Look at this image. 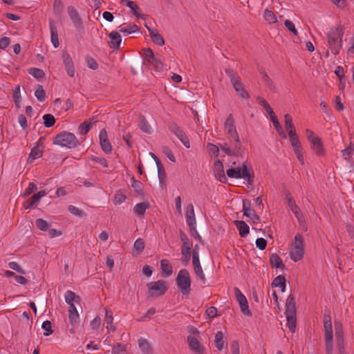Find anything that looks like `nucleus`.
I'll use <instances>...</instances> for the list:
<instances>
[{
    "label": "nucleus",
    "instance_id": "obj_1",
    "mask_svg": "<svg viewBox=\"0 0 354 354\" xmlns=\"http://www.w3.org/2000/svg\"><path fill=\"white\" fill-rule=\"evenodd\" d=\"M343 35V29L340 26L331 28L327 33L328 46L335 55H338L342 48Z\"/></svg>",
    "mask_w": 354,
    "mask_h": 354
},
{
    "label": "nucleus",
    "instance_id": "obj_2",
    "mask_svg": "<svg viewBox=\"0 0 354 354\" xmlns=\"http://www.w3.org/2000/svg\"><path fill=\"white\" fill-rule=\"evenodd\" d=\"M225 73L230 80V82L234 88L236 95L242 99H248L249 95L245 88L241 77L233 70L230 68L225 69Z\"/></svg>",
    "mask_w": 354,
    "mask_h": 354
},
{
    "label": "nucleus",
    "instance_id": "obj_3",
    "mask_svg": "<svg viewBox=\"0 0 354 354\" xmlns=\"http://www.w3.org/2000/svg\"><path fill=\"white\" fill-rule=\"evenodd\" d=\"M227 175L232 178H243L247 180L248 184L251 185L253 183V172L249 169L245 164L241 167L230 168L226 171Z\"/></svg>",
    "mask_w": 354,
    "mask_h": 354
},
{
    "label": "nucleus",
    "instance_id": "obj_4",
    "mask_svg": "<svg viewBox=\"0 0 354 354\" xmlns=\"http://www.w3.org/2000/svg\"><path fill=\"white\" fill-rule=\"evenodd\" d=\"M53 144L71 149L77 147L79 145V141L73 133L62 131L54 138Z\"/></svg>",
    "mask_w": 354,
    "mask_h": 354
},
{
    "label": "nucleus",
    "instance_id": "obj_5",
    "mask_svg": "<svg viewBox=\"0 0 354 354\" xmlns=\"http://www.w3.org/2000/svg\"><path fill=\"white\" fill-rule=\"evenodd\" d=\"M304 254V239L301 235L297 234L294 239L290 250V257L294 262L300 261Z\"/></svg>",
    "mask_w": 354,
    "mask_h": 354
},
{
    "label": "nucleus",
    "instance_id": "obj_6",
    "mask_svg": "<svg viewBox=\"0 0 354 354\" xmlns=\"http://www.w3.org/2000/svg\"><path fill=\"white\" fill-rule=\"evenodd\" d=\"M177 286L183 295H189L191 291V279L186 269H181L176 277Z\"/></svg>",
    "mask_w": 354,
    "mask_h": 354
},
{
    "label": "nucleus",
    "instance_id": "obj_7",
    "mask_svg": "<svg viewBox=\"0 0 354 354\" xmlns=\"http://www.w3.org/2000/svg\"><path fill=\"white\" fill-rule=\"evenodd\" d=\"M324 325L325 330V342L326 354L333 353V330L331 319L329 315L324 316Z\"/></svg>",
    "mask_w": 354,
    "mask_h": 354
},
{
    "label": "nucleus",
    "instance_id": "obj_8",
    "mask_svg": "<svg viewBox=\"0 0 354 354\" xmlns=\"http://www.w3.org/2000/svg\"><path fill=\"white\" fill-rule=\"evenodd\" d=\"M149 296L162 295L167 290L166 282L162 280L151 281L147 283Z\"/></svg>",
    "mask_w": 354,
    "mask_h": 354
},
{
    "label": "nucleus",
    "instance_id": "obj_9",
    "mask_svg": "<svg viewBox=\"0 0 354 354\" xmlns=\"http://www.w3.org/2000/svg\"><path fill=\"white\" fill-rule=\"evenodd\" d=\"M306 136L310 143L311 148L315 153L319 156L324 154V149L320 138L308 129L306 130Z\"/></svg>",
    "mask_w": 354,
    "mask_h": 354
},
{
    "label": "nucleus",
    "instance_id": "obj_10",
    "mask_svg": "<svg viewBox=\"0 0 354 354\" xmlns=\"http://www.w3.org/2000/svg\"><path fill=\"white\" fill-rule=\"evenodd\" d=\"M67 12L71 23L76 30H82L84 28V23L77 10L73 6H70L67 8Z\"/></svg>",
    "mask_w": 354,
    "mask_h": 354
},
{
    "label": "nucleus",
    "instance_id": "obj_11",
    "mask_svg": "<svg viewBox=\"0 0 354 354\" xmlns=\"http://www.w3.org/2000/svg\"><path fill=\"white\" fill-rule=\"evenodd\" d=\"M236 299L239 302L241 312L246 316L250 317L252 313L249 309L248 303L246 297L243 295L238 288L234 289Z\"/></svg>",
    "mask_w": 354,
    "mask_h": 354
},
{
    "label": "nucleus",
    "instance_id": "obj_12",
    "mask_svg": "<svg viewBox=\"0 0 354 354\" xmlns=\"http://www.w3.org/2000/svg\"><path fill=\"white\" fill-rule=\"evenodd\" d=\"M169 130L180 140L183 145L187 147H190L189 140L183 131H182L175 123H171L169 125Z\"/></svg>",
    "mask_w": 354,
    "mask_h": 354
},
{
    "label": "nucleus",
    "instance_id": "obj_13",
    "mask_svg": "<svg viewBox=\"0 0 354 354\" xmlns=\"http://www.w3.org/2000/svg\"><path fill=\"white\" fill-rule=\"evenodd\" d=\"M180 239L183 243L182 254H183L185 260L186 261H188L190 259L191 248L192 246V242L191 241H189L187 236L184 233H181Z\"/></svg>",
    "mask_w": 354,
    "mask_h": 354
},
{
    "label": "nucleus",
    "instance_id": "obj_14",
    "mask_svg": "<svg viewBox=\"0 0 354 354\" xmlns=\"http://www.w3.org/2000/svg\"><path fill=\"white\" fill-rule=\"evenodd\" d=\"M62 59L67 74L73 77L75 75V67L71 55L67 53L62 54Z\"/></svg>",
    "mask_w": 354,
    "mask_h": 354
},
{
    "label": "nucleus",
    "instance_id": "obj_15",
    "mask_svg": "<svg viewBox=\"0 0 354 354\" xmlns=\"http://www.w3.org/2000/svg\"><path fill=\"white\" fill-rule=\"evenodd\" d=\"M225 129L231 138L238 140V133L234 126V120L232 115H230L225 123Z\"/></svg>",
    "mask_w": 354,
    "mask_h": 354
},
{
    "label": "nucleus",
    "instance_id": "obj_16",
    "mask_svg": "<svg viewBox=\"0 0 354 354\" xmlns=\"http://www.w3.org/2000/svg\"><path fill=\"white\" fill-rule=\"evenodd\" d=\"M100 142L102 150L105 153H109L112 150V146L108 140V135L106 130L102 129L99 135Z\"/></svg>",
    "mask_w": 354,
    "mask_h": 354
},
{
    "label": "nucleus",
    "instance_id": "obj_17",
    "mask_svg": "<svg viewBox=\"0 0 354 354\" xmlns=\"http://www.w3.org/2000/svg\"><path fill=\"white\" fill-rule=\"evenodd\" d=\"M213 171L215 177L218 179L221 182H224L226 180V177L224 172L223 165L221 161L217 160L215 161Z\"/></svg>",
    "mask_w": 354,
    "mask_h": 354
},
{
    "label": "nucleus",
    "instance_id": "obj_18",
    "mask_svg": "<svg viewBox=\"0 0 354 354\" xmlns=\"http://www.w3.org/2000/svg\"><path fill=\"white\" fill-rule=\"evenodd\" d=\"M186 221L191 230L196 228V218L194 214V209L192 204H189L186 212Z\"/></svg>",
    "mask_w": 354,
    "mask_h": 354
},
{
    "label": "nucleus",
    "instance_id": "obj_19",
    "mask_svg": "<svg viewBox=\"0 0 354 354\" xmlns=\"http://www.w3.org/2000/svg\"><path fill=\"white\" fill-rule=\"evenodd\" d=\"M147 28L149 32V35L151 37V39L152 41L160 46H162L165 45V40L162 35L159 33L157 29L155 28H150L148 26H147Z\"/></svg>",
    "mask_w": 354,
    "mask_h": 354
},
{
    "label": "nucleus",
    "instance_id": "obj_20",
    "mask_svg": "<svg viewBox=\"0 0 354 354\" xmlns=\"http://www.w3.org/2000/svg\"><path fill=\"white\" fill-rule=\"evenodd\" d=\"M140 350L142 354H152L153 348L151 343L146 339L140 337L138 340Z\"/></svg>",
    "mask_w": 354,
    "mask_h": 354
},
{
    "label": "nucleus",
    "instance_id": "obj_21",
    "mask_svg": "<svg viewBox=\"0 0 354 354\" xmlns=\"http://www.w3.org/2000/svg\"><path fill=\"white\" fill-rule=\"evenodd\" d=\"M286 316H296L295 303L292 295H289L286 299Z\"/></svg>",
    "mask_w": 354,
    "mask_h": 354
},
{
    "label": "nucleus",
    "instance_id": "obj_22",
    "mask_svg": "<svg viewBox=\"0 0 354 354\" xmlns=\"http://www.w3.org/2000/svg\"><path fill=\"white\" fill-rule=\"evenodd\" d=\"M187 342L189 348L196 354H201L202 348L198 340L193 336H189L187 337Z\"/></svg>",
    "mask_w": 354,
    "mask_h": 354
},
{
    "label": "nucleus",
    "instance_id": "obj_23",
    "mask_svg": "<svg viewBox=\"0 0 354 354\" xmlns=\"http://www.w3.org/2000/svg\"><path fill=\"white\" fill-rule=\"evenodd\" d=\"M109 37L111 40L112 47L115 49L119 48L122 42V38L119 32L113 31L110 32Z\"/></svg>",
    "mask_w": 354,
    "mask_h": 354
},
{
    "label": "nucleus",
    "instance_id": "obj_24",
    "mask_svg": "<svg viewBox=\"0 0 354 354\" xmlns=\"http://www.w3.org/2000/svg\"><path fill=\"white\" fill-rule=\"evenodd\" d=\"M105 310H106V315H105V317H104V322L106 324V328L108 332L114 331L115 330V327L113 324V313L108 309H106Z\"/></svg>",
    "mask_w": 354,
    "mask_h": 354
},
{
    "label": "nucleus",
    "instance_id": "obj_25",
    "mask_svg": "<svg viewBox=\"0 0 354 354\" xmlns=\"http://www.w3.org/2000/svg\"><path fill=\"white\" fill-rule=\"evenodd\" d=\"M341 153L346 161H350L354 156V143L351 142L348 147L341 151Z\"/></svg>",
    "mask_w": 354,
    "mask_h": 354
},
{
    "label": "nucleus",
    "instance_id": "obj_26",
    "mask_svg": "<svg viewBox=\"0 0 354 354\" xmlns=\"http://www.w3.org/2000/svg\"><path fill=\"white\" fill-rule=\"evenodd\" d=\"M335 335L337 342L338 344L339 352L342 353V345H343V331L342 329V325L339 323H335Z\"/></svg>",
    "mask_w": 354,
    "mask_h": 354
},
{
    "label": "nucleus",
    "instance_id": "obj_27",
    "mask_svg": "<svg viewBox=\"0 0 354 354\" xmlns=\"http://www.w3.org/2000/svg\"><path fill=\"white\" fill-rule=\"evenodd\" d=\"M235 225L241 237H245L249 233V226L243 221H235Z\"/></svg>",
    "mask_w": 354,
    "mask_h": 354
},
{
    "label": "nucleus",
    "instance_id": "obj_28",
    "mask_svg": "<svg viewBox=\"0 0 354 354\" xmlns=\"http://www.w3.org/2000/svg\"><path fill=\"white\" fill-rule=\"evenodd\" d=\"M50 29L51 42L55 48H57L59 45L58 34L57 32L56 27L53 22L50 23Z\"/></svg>",
    "mask_w": 354,
    "mask_h": 354
},
{
    "label": "nucleus",
    "instance_id": "obj_29",
    "mask_svg": "<svg viewBox=\"0 0 354 354\" xmlns=\"http://www.w3.org/2000/svg\"><path fill=\"white\" fill-rule=\"evenodd\" d=\"M68 318L70 323L73 327L70 329V333L72 334L75 333V327L79 324L80 315L77 312H73L68 314Z\"/></svg>",
    "mask_w": 354,
    "mask_h": 354
},
{
    "label": "nucleus",
    "instance_id": "obj_30",
    "mask_svg": "<svg viewBox=\"0 0 354 354\" xmlns=\"http://www.w3.org/2000/svg\"><path fill=\"white\" fill-rule=\"evenodd\" d=\"M214 344L218 351H222L224 348L225 341L222 332L218 331L215 335Z\"/></svg>",
    "mask_w": 354,
    "mask_h": 354
},
{
    "label": "nucleus",
    "instance_id": "obj_31",
    "mask_svg": "<svg viewBox=\"0 0 354 354\" xmlns=\"http://www.w3.org/2000/svg\"><path fill=\"white\" fill-rule=\"evenodd\" d=\"M270 115V119L272 122L276 130L278 131L279 133H280L281 136H283L284 138H286V134L284 133L283 129L281 126L280 125L277 116L274 114V112H269Z\"/></svg>",
    "mask_w": 354,
    "mask_h": 354
},
{
    "label": "nucleus",
    "instance_id": "obj_32",
    "mask_svg": "<svg viewBox=\"0 0 354 354\" xmlns=\"http://www.w3.org/2000/svg\"><path fill=\"white\" fill-rule=\"evenodd\" d=\"M161 269L165 275L169 277L172 274V267L167 259H162L160 261Z\"/></svg>",
    "mask_w": 354,
    "mask_h": 354
},
{
    "label": "nucleus",
    "instance_id": "obj_33",
    "mask_svg": "<svg viewBox=\"0 0 354 354\" xmlns=\"http://www.w3.org/2000/svg\"><path fill=\"white\" fill-rule=\"evenodd\" d=\"M263 17L269 24H274L278 21L277 16L269 9H266L264 10Z\"/></svg>",
    "mask_w": 354,
    "mask_h": 354
},
{
    "label": "nucleus",
    "instance_id": "obj_34",
    "mask_svg": "<svg viewBox=\"0 0 354 354\" xmlns=\"http://www.w3.org/2000/svg\"><path fill=\"white\" fill-rule=\"evenodd\" d=\"M272 286L279 287L281 288L282 292H285L286 290V279L284 277L281 275L277 276L272 281Z\"/></svg>",
    "mask_w": 354,
    "mask_h": 354
},
{
    "label": "nucleus",
    "instance_id": "obj_35",
    "mask_svg": "<svg viewBox=\"0 0 354 354\" xmlns=\"http://www.w3.org/2000/svg\"><path fill=\"white\" fill-rule=\"evenodd\" d=\"M149 207V203L147 202H142L138 203L134 207V212L138 216H143L146 209Z\"/></svg>",
    "mask_w": 354,
    "mask_h": 354
},
{
    "label": "nucleus",
    "instance_id": "obj_36",
    "mask_svg": "<svg viewBox=\"0 0 354 354\" xmlns=\"http://www.w3.org/2000/svg\"><path fill=\"white\" fill-rule=\"evenodd\" d=\"M140 127L141 130L148 134H151L153 132V128L146 120V119L143 117H140Z\"/></svg>",
    "mask_w": 354,
    "mask_h": 354
},
{
    "label": "nucleus",
    "instance_id": "obj_37",
    "mask_svg": "<svg viewBox=\"0 0 354 354\" xmlns=\"http://www.w3.org/2000/svg\"><path fill=\"white\" fill-rule=\"evenodd\" d=\"M232 149L234 156H240L243 152V148L240 142L239 137L238 136V140H234L232 145Z\"/></svg>",
    "mask_w": 354,
    "mask_h": 354
},
{
    "label": "nucleus",
    "instance_id": "obj_38",
    "mask_svg": "<svg viewBox=\"0 0 354 354\" xmlns=\"http://www.w3.org/2000/svg\"><path fill=\"white\" fill-rule=\"evenodd\" d=\"M164 59L161 57H156L150 64L153 66V68L157 71H160L163 68V62Z\"/></svg>",
    "mask_w": 354,
    "mask_h": 354
},
{
    "label": "nucleus",
    "instance_id": "obj_39",
    "mask_svg": "<svg viewBox=\"0 0 354 354\" xmlns=\"http://www.w3.org/2000/svg\"><path fill=\"white\" fill-rule=\"evenodd\" d=\"M270 261L273 268H279L283 266L281 258L276 254H272L270 256Z\"/></svg>",
    "mask_w": 354,
    "mask_h": 354
},
{
    "label": "nucleus",
    "instance_id": "obj_40",
    "mask_svg": "<svg viewBox=\"0 0 354 354\" xmlns=\"http://www.w3.org/2000/svg\"><path fill=\"white\" fill-rule=\"evenodd\" d=\"M120 32L127 35L136 32L138 31V27L136 24H130L125 27H122L119 30Z\"/></svg>",
    "mask_w": 354,
    "mask_h": 354
},
{
    "label": "nucleus",
    "instance_id": "obj_41",
    "mask_svg": "<svg viewBox=\"0 0 354 354\" xmlns=\"http://www.w3.org/2000/svg\"><path fill=\"white\" fill-rule=\"evenodd\" d=\"M28 73L37 80H40L45 75L44 72L38 68H31L28 70Z\"/></svg>",
    "mask_w": 354,
    "mask_h": 354
},
{
    "label": "nucleus",
    "instance_id": "obj_42",
    "mask_svg": "<svg viewBox=\"0 0 354 354\" xmlns=\"http://www.w3.org/2000/svg\"><path fill=\"white\" fill-rule=\"evenodd\" d=\"M65 301L68 304H74V302L77 301L78 297L75 295L74 292L71 290H67L64 294Z\"/></svg>",
    "mask_w": 354,
    "mask_h": 354
},
{
    "label": "nucleus",
    "instance_id": "obj_43",
    "mask_svg": "<svg viewBox=\"0 0 354 354\" xmlns=\"http://www.w3.org/2000/svg\"><path fill=\"white\" fill-rule=\"evenodd\" d=\"M42 156V151L38 147H35L32 149L29 156V160L33 161Z\"/></svg>",
    "mask_w": 354,
    "mask_h": 354
},
{
    "label": "nucleus",
    "instance_id": "obj_44",
    "mask_svg": "<svg viewBox=\"0 0 354 354\" xmlns=\"http://www.w3.org/2000/svg\"><path fill=\"white\" fill-rule=\"evenodd\" d=\"M133 248L138 254H140L145 248L144 240L141 238L138 239L133 244Z\"/></svg>",
    "mask_w": 354,
    "mask_h": 354
},
{
    "label": "nucleus",
    "instance_id": "obj_45",
    "mask_svg": "<svg viewBox=\"0 0 354 354\" xmlns=\"http://www.w3.org/2000/svg\"><path fill=\"white\" fill-rule=\"evenodd\" d=\"M44 124L46 127H50L54 125L55 122V117L51 114H45L43 116Z\"/></svg>",
    "mask_w": 354,
    "mask_h": 354
},
{
    "label": "nucleus",
    "instance_id": "obj_46",
    "mask_svg": "<svg viewBox=\"0 0 354 354\" xmlns=\"http://www.w3.org/2000/svg\"><path fill=\"white\" fill-rule=\"evenodd\" d=\"M287 326L289 330L294 333L296 328V316H286Z\"/></svg>",
    "mask_w": 354,
    "mask_h": 354
},
{
    "label": "nucleus",
    "instance_id": "obj_47",
    "mask_svg": "<svg viewBox=\"0 0 354 354\" xmlns=\"http://www.w3.org/2000/svg\"><path fill=\"white\" fill-rule=\"evenodd\" d=\"M91 121L87 120L81 124L79 127V130L81 134L85 135L86 134L91 127Z\"/></svg>",
    "mask_w": 354,
    "mask_h": 354
},
{
    "label": "nucleus",
    "instance_id": "obj_48",
    "mask_svg": "<svg viewBox=\"0 0 354 354\" xmlns=\"http://www.w3.org/2000/svg\"><path fill=\"white\" fill-rule=\"evenodd\" d=\"M194 272L196 275V277L201 281V283L203 284H205L206 282L205 276L203 273V270L202 268V266H196L194 268Z\"/></svg>",
    "mask_w": 354,
    "mask_h": 354
},
{
    "label": "nucleus",
    "instance_id": "obj_49",
    "mask_svg": "<svg viewBox=\"0 0 354 354\" xmlns=\"http://www.w3.org/2000/svg\"><path fill=\"white\" fill-rule=\"evenodd\" d=\"M35 95L39 101H43L45 99L46 93L42 86L37 85Z\"/></svg>",
    "mask_w": 354,
    "mask_h": 354
},
{
    "label": "nucleus",
    "instance_id": "obj_50",
    "mask_svg": "<svg viewBox=\"0 0 354 354\" xmlns=\"http://www.w3.org/2000/svg\"><path fill=\"white\" fill-rule=\"evenodd\" d=\"M131 187L133 188L136 192L139 194L142 193V184L136 180L134 178H132L131 180Z\"/></svg>",
    "mask_w": 354,
    "mask_h": 354
},
{
    "label": "nucleus",
    "instance_id": "obj_51",
    "mask_svg": "<svg viewBox=\"0 0 354 354\" xmlns=\"http://www.w3.org/2000/svg\"><path fill=\"white\" fill-rule=\"evenodd\" d=\"M47 192L45 190H42L32 196L30 200L32 204L35 205L41 199V197L45 196Z\"/></svg>",
    "mask_w": 354,
    "mask_h": 354
},
{
    "label": "nucleus",
    "instance_id": "obj_52",
    "mask_svg": "<svg viewBox=\"0 0 354 354\" xmlns=\"http://www.w3.org/2000/svg\"><path fill=\"white\" fill-rule=\"evenodd\" d=\"M244 216L249 218L253 223H257L260 221V217L252 209L251 210H248L247 213L245 214Z\"/></svg>",
    "mask_w": 354,
    "mask_h": 354
},
{
    "label": "nucleus",
    "instance_id": "obj_53",
    "mask_svg": "<svg viewBox=\"0 0 354 354\" xmlns=\"http://www.w3.org/2000/svg\"><path fill=\"white\" fill-rule=\"evenodd\" d=\"M36 226L42 231H46L48 229V223L42 218H38L35 221Z\"/></svg>",
    "mask_w": 354,
    "mask_h": 354
},
{
    "label": "nucleus",
    "instance_id": "obj_54",
    "mask_svg": "<svg viewBox=\"0 0 354 354\" xmlns=\"http://www.w3.org/2000/svg\"><path fill=\"white\" fill-rule=\"evenodd\" d=\"M8 267L20 274H24L26 273L25 270L15 261L10 262L8 263Z\"/></svg>",
    "mask_w": 354,
    "mask_h": 354
},
{
    "label": "nucleus",
    "instance_id": "obj_55",
    "mask_svg": "<svg viewBox=\"0 0 354 354\" xmlns=\"http://www.w3.org/2000/svg\"><path fill=\"white\" fill-rule=\"evenodd\" d=\"M284 24L285 26L288 29V30H290L294 35H297L298 32L293 22L288 19H286L285 21Z\"/></svg>",
    "mask_w": 354,
    "mask_h": 354
},
{
    "label": "nucleus",
    "instance_id": "obj_56",
    "mask_svg": "<svg viewBox=\"0 0 354 354\" xmlns=\"http://www.w3.org/2000/svg\"><path fill=\"white\" fill-rule=\"evenodd\" d=\"M162 151L164 154L173 162H176L175 156H174L171 150L167 147H162Z\"/></svg>",
    "mask_w": 354,
    "mask_h": 354
},
{
    "label": "nucleus",
    "instance_id": "obj_57",
    "mask_svg": "<svg viewBox=\"0 0 354 354\" xmlns=\"http://www.w3.org/2000/svg\"><path fill=\"white\" fill-rule=\"evenodd\" d=\"M257 102L261 106V108L265 109V111H272L270 106L265 99L261 97H258Z\"/></svg>",
    "mask_w": 354,
    "mask_h": 354
},
{
    "label": "nucleus",
    "instance_id": "obj_58",
    "mask_svg": "<svg viewBox=\"0 0 354 354\" xmlns=\"http://www.w3.org/2000/svg\"><path fill=\"white\" fill-rule=\"evenodd\" d=\"M42 328L46 332L44 333V335L48 336L49 335L53 333V330L51 329V323L50 321H45L42 324Z\"/></svg>",
    "mask_w": 354,
    "mask_h": 354
},
{
    "label": "nucleus",
    "instance_id": "obj_59",
    "mask_svg": "<svg viewBox=\"0 0 354 354\" xmlns=\"http://www.w3.org/2000/svg\"><path fill=\"white\" fill-rule=\"evenodd\" d=\"M127 7L131 8L133 11L134 15L138 18H142V16L138 12V10H139L138 6L133 1V2H129L128 5H127Z\"/></svg>",
    "mask_w": 354,
    "mask_h": 354
},
{
    "label": "nucleus",
    "instance_id": "obj_60",
    "mask_svg": "<svg viewBox=\"0 0 354 354\" xmlns=\"http://www.w3.org/2000/svg\"><path fill=\"white\" fill-rule=\"evenodd\" d=\"M86 63L87 66L89 68L95 70L98 67V64L97 62L91 57H86Z\"/></svg>",
    "mask_w": 354,
    "mask_h": 354
},
{
    "label": "nucleus",
    "instance_id": "obj_61",
    "mask_svg": "<svg viewBox=\"0 0 354 354\" xmlns=\"http://www.w3.org/2000/svg\"><path fill=\"white\" fill-rule=\"evenodd\" d=\"M126 196L123 194L118 192L116 193L114 197V203L115 205H120L124 202Z\"/></svg>",
    "mask_w": 354,
    "mask_h": 354
},
{
    "label": "nucleus",
    "instance_id": "obj_62",
    "mask_svg": "<svg viewBox=\"0 0 354 354\" xmlns=\"http://www.w3.org/2000/svg\"><path fill=\"white\" fill-rule=\"evenodd\" d=\"M256 246L263 250L266 248V245H267V241L266 239H264L263 238H258L257 240H256Z\"/></svg>",
    "mask_w": 354,
    "mask_h": 354
},
{
    "label": "nucleus",
    "instance_id": "obj_63",
    "mask_svg": "<svg viewBox=\"0 0 354 354\" xmlns=\"http://www.w3.org/2000/svg\"><path fill=\"white\" fill-rule=\"evenodd\" d=\"M10 43V39L8 37L0 38V49H5Z\"/></svg>",
    "mask_w": 354,
    "mask_h": 354
},
{
    "label": "nucleus",
    "instance_id": "obj_64",
    "mask_svg": "<svg viewBox=\"0 0 354 354\" xmlns=\"http://www.w3.org/2000/svg\"><path fill=\"white\" fill-rule=\"evenodd\" d=\"M68 211L72 214H74L75 216H82L83 215V212L82 211H81L80 209H79L77 207L73 206V205H70L68 207Z\"/></svg>",
    "mask_w": 354,
    "mask_h": 354
}]
</instances>
